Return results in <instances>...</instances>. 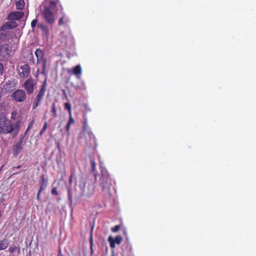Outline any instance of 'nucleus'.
<instances>
[{
	"label": "nucleus",
	"mask_w": 256,
	"mask_h": 256,
	"mask_svg": "<svg viewBox=\"0 0 256 256\" xmlns=\"http://www.w3.org/2000/svg\"><path fill=\"white\" fill-rule=\"evenodd\" d=\"M64 108L68 110L69 114L70 115L72 114L71 111V106L69 103L66 102L64 104Z\"/></svg>",
	"instance_id": "5701e85b"
},
{
	"label": "nucleus",
	"mask_w": 256,
	"mask_h": 256,
	"mask_svg": "<svg viewBox=\"0 0 256 256\" xmlns=\"http://www.w3.org/2000/svg\"><path fill=\"white\" fill-rule=\"evenodd\" d=\"M48 184V180L45 178L44 176H42L40 182V191H42L47 186Z\"/></svg>",
	"instance_id": "dca6fc26"
},
{
	"label": "nucleus",
	"mask_w": 256,
	"mask_h": 256,
	"mask_svg": "<svg viewBox=\"0 0 256 256\" xmlns=\"http://www.w3.org/2000/svg\"><path fill=\"white\" fill-rule=\"evenodd\" d=\"M60 255H63L62 253V251H61V249L60 248H59V249H58V256H60Z\"/></svg>",
	"instance_id": "c9c22d12"
},
{
	"label": "nucleus",
	"mask_w": 256,
	"mask_h": 256,
	"mask_svg": "<svg viewBox=\"0 0 256 256\" xmlns=\"http://www.w3.org/2000/svg\"><path fill=\"white\" fill-rule=\"evenodd\" d=\"M24 16V13L22 12H10L8 16L9 20H19Z\"/></svg>",
	"instance_id": "9d476101"
},
{
	"label": "nucleus",
	"mask_w": 256,
	"mask_h": 256,
	"mask_svg": "<svg viewBox=\"0 0 256 256\" xmlns=\"http://www.w3.org/2000/svg\"><path fill=\"white\" fill-rule=\"evenodd\" d=\"M11 52L8 44L0 45V60L6 59Z\"/></svg>",
	"instance_id": "423d86ee"
},
{
	"label": "nucleus",
	"mask_w": 256,
	"mask_h": 256,
	"mask_svg": "<svg viewBox=\"0 0 256 256\" xmlns=\"http://www.w3.org/2000/svg\"><path fill=\"white\" fill-rule=\"evenodd\" d=\"M64 256V255H60V256Z\"/></svg>",
	"instance_id": "ea45409f"
},
{
	"label": "nucleus",
	"mask_w": 256,
	"mask_h": 256,
	"mask_svg": "<svg viewBox=\"0 0 256 256\" xmlns=\"http://www.w3.org/2000/svg\"><path fill=\"white\" fill-rule=\"evenodd\" d=\"M3 66L2 64L0 62V76L2 75L3 72Z\"/></svg>",
	"instance_id": "7c9ffc66"
},
{
	"label": "nucleus",
	"mask_w": 256,
	"mask_h": 256,
	"mask_svg": "<svg viewBox=\"0 0 256 256\" xmlns=\"http://www.w3.org/2000/svg\"><path fill=\"white\" fill-rule=\"evenodd\" d=\"M68 123L70 125H71L72 124H74V120L72 118V114L70 115V120Z\"/></svg>",
	"instance_id": "393cba45"
},
{
	"label": "nucleus",
	"mask_w": 256,
	"mask_h": 256,
	"mask_svg": "<svg viewBox=\"0 0 256 256\" xmlns=\"http://www.w3.org/2000/svg\"><path fill=\"white\" fill-rule=\"evenodd\" d=\"M16 248L10 247L8 248V250L10 253H13L15 250Z\"/></svg>",
	"instance_id": "c756f323"
},
{
	"label": "nucleus",
	"mask_w": 256,
	"mask_h": 256,
	"mask_svg": "<svg viewBox=\"0 0 256 256\" xmlns=\"http://www.w3.org/2000/svg\"><path fill=\"white\" fill-rule=\"evenodd\" d=\"M52 111L53 112L54 116L56 118L57 116V112L55 103H53L52 104Z\"/></svg>",
	"instance_id": "412c9836"
},
{
	"label": "nucleus",
	"mask_w": 256,
	"mask_h": 256,
	"mask_svg": "<svg viewBox=\"0 0 256 256\" xmlns=\"http://www.w3.org/2000/svg\"><path fill=\"white\" fill-rule=\"evenodd\" d=\"M11 98L16 102H24L26 98V92L23 90H17L14 92L10 96Z\"/></svg>",
	"instance_id": "20e7f679"
},
{
	"label": "nucleus",
	"mask_w": 256,
	"mask_h": 256,
	"mask_svg": "<svg viewBox=\"0 0 256 256\" xmlns=\"http://www.w3.org/2000/svg\"><path fill=\"white\" fill-rule=\"evenodd\" d=\"M42 74L43 75H46L45 70H42Z\"/></svg>",
	"instance_id": "e433bc0d"
},
{
	"label": "nucleus",
	"mask_w": 256,
	"mask_h": 256,
	"mask_svg": "<svg viewBox=\"0 0 256 256\" xmlns=\"http://www.w3.org/2000/svg\"><path fill=\"white\" fill-rule=\"evenodd\" d=\"M32 124H33V122H32L28 126V128H27V130H26V131L28 130L32 126Z\"/></svg>",
	"instance_id": "f704fd0d"
},
{
	"label": "nucleus",
	"mask_w": 256,
	"mask_h": 256,
	"mask_svg": "<svg viewBox=\"0 0 256 256\" xmlns=\"http://www.w3.org/2000/svg\"><path fill=\"white\" fill-rule=\"evenodd\" d=\"M14 20H10L9 22H6L1 27V30H6L15 28L17 26V24Z\"/></svg>",
	"instance_id": "9b49d317"
},
{
	"label": "nucleus",
	"mask_w": 256,
	"mask_h": 256,
	"mask_svg": "<svg viewBox=\"0 0 256 256\" xmlns=\"http://www.w3.org/2000/svg\"><path fill=\"white\" fill-rule=\"evenodd\" d=\"M36 84L33 79L28 78L23 84V88L26 90L28 94H30L34 92V87Z\"/></svg>",
	"instance_id": "39448f33"
},
{
	"label": "nucleus",
	"mask_w": 256,
	"mask_h": 256,
	"mask_svg": "<svg viewBox=\"0 0 256 256\" xmlns=\"http://www.w3.org/2000/svg\"><path fill=\"white\" fill-rule=\"evenodd\" d=\"M25 6V2L24 0H19L16 3V6L18 10H22Z\"/></svg>",
	"instance_id": "a211bd4d"
},
{
	"label": "nucleus",
	"mask_w": 256,
	"mask_h": 256,
	"mask_svg": "<svg viewBox=\"0 0 256 256\" xmlns=\"http://www.w3.org/2000/svg\"><path fill=\"white\" fill-rule=\"evenodd\" d=\"M42 191H40V190H39L38 192V194H37V196H36V198L38 200H40V194L41 193Z\"/></svg>",
	"instance_id": "473e14b6"
},
{
	"label": "nucleus",
	"mask_w": 256,
	"mask_h": 256,
	"mask_svg": "<svg viewBox=\"0 0 256 256\" xmlns=\"http://www.w3.org/2000/svg\"><path fill=\"white\" fill-rule=\"evenodd\" d=\"M19 128V122L12 123L6 119L5 115L0 112V133L8 134L12 132H17Z\"/></svg>",
	"instance_id": "f257e3e1"
},
{
	"label": "nucleus",
	"mask_w": 256,
	"mask_h": 256,
	"mask_svg": "<svg viewBox=\"0 0 256 256\" xmlns=\"http://www.w3.org/2000/svg\"><path fill=\"white\" fill-rule=\"evenodd\" d=\"M20 68L22 70L20 76L23 78H27L30 72V68L27 64H24L20 66Z\"/></svg>",
	"instance_id": "f8f14e48"
},
{
	"label": "nucleus",
	"mask_w": 256,
	"mask_h": 256,
	"mask_svg": "<svg viewBox=\"0 0 256 256\" xmlns=\"http://www.w3.org/2000/svg\"><path fill=\"white\" fill-rule=\"evenodd\" d=\"M100 186L102 190L108 193L111 186V179L110 178H100Z\"/></svg>",
	"instance_id": "0eeeda50"
},
{
	"label": "nucleus",
	"mask_w": 256,
	"mask_h": 256,
	"mask_svg": "<svg viewBox=\"0 0 256 256\" xmlns=\"http://www.w3.org/2000/svg\"><path fill=\"white\" fill-rule=\"evenodd\" d=\"M91 167H92V171L93 173H94L96 171V164L94 160H90Z\"/></svg>",
	"instance_id": "b1692460"
},
{
	"label": "nucleus",
	"mask_w": 256,
	"mask_h": 256,
	"mask_svg": "<svg viewBox=\"0 0 256 256\" xmlns=\"http://www.w3.org/2000/svg\"><path fill=\"white\" fill-rule=\"evenodd\" d=\"M82 69L80 64L77 65L73 68V73L78 78H80V75L82 74Z\"/></svg>",
	"instance_id": "2eb2a0df"
},
{
	"label": "nucleus",
	"mask_w": 256,
	"mask_h": 256,
	"mask_svg": "<svg viewBox=\"0 0 256 256\" xmlns=\"http://www.w3.org/2000/svg\"><path fill=\"white\" fill-rule=\"evenodd\" d=\"M120 226L118 225H116L112 228V230L113 232H117L120 230Z\"/></svg>",
	"instance_id": "a878e982"
},
{
	"label": "nucleus",
	"mask_w": 256,
	"mask_h": 256,
	"mask_svg": "<svg viewBox=\"0 0 256 256\" xmlns=\"http://www.w3.org/2000/svg\"><path fill=\"white\" fill-rule=\"evenodd\" d=\"M42 99L36 97L34 102L32 104V108L35 109L40 103Z\"/></svg>",
	"instance_id": "aec40b11"
},
{
	"label": "nucleus",
	"mask_w": 256,
	"mask_h": 256,
	"mask_svg": "<svg viewBox=\"0 0 256 256\" xmlns=\"http://www.w3.org/2000/svg\"><path fill=\"white\" fill-rule=\"evenodd\" d=\"M102 173V177L101 178H110L109 174L108 173V172L107 170L104 168L102 169L101 170Z\"/></svg>",
	"instance_id": "6ab92c4d"
},
{
	"label": "nucleus",
	"mask_w": 256,
	"mask_h": 256,
	"mask_svg": "<svg viewBox=\"0 0 256 256\" xmlns=\"http://www.w3.org/2000/svg\"><path fill=\"white\" fill-rule=\"evenodd\" d=\"M46 81L45 80L44 82L42 85V86L38 94H36V98H40L42 100L44 96V94H45V92H46Z\"/></svg>",
	"instance_id": "4468645a"
},
{
	"label": "nucleus",
	"mask_w": 256,
	"mask_h": 256,
	"mask_svg": "<svg viewBox=\"0 0 256 256\" xmlns=\"http://www.w3.org/2000/svg\"><path fill=\"white\" fill-rule=\"evenodd\" d=\"M56 6V4L53 0H46L44 2L42 14L46 22L50 24H52L55 21L54 11Z\"/></svg>",
	"instance_id": "f03ea898"
},
{
	"label": "nucleus",
	"mask_w": 256,
	"mask_h": 256,
	"mask_svg": "<svg viewBox=\"0 0 256 256\" xmlns=\"http://www.w3.org/2000/svg\"><path fill=\"white\" fill-rule=\"evenodd\" d=\"M8 246V242L6 239L0 241V250H5Z\"/></svg>",
	"instance_id": "f3484780"
},
{
	"label": "nucleus",
	"mask_w": 256,
	"mask_h": 256,
	"mask_svg": "<svg viewBox=\"0 0 256 256\" xmlns=\"http://www.w3.org/2000/svg\"><path fill=\"white\" fill-rule=\"evenodd\" d=\"M35 55L37 58V62L38 64L41 63L44 60V54L42 50L40 48H38L36 50L35 52Z\"/></svg>",
	"instance_id": "ddd939ff"
},
{
	"label": "nucleus",
	"mask_w": 256,
	"mask_h": 256,
	"mask_svg": "<svg viewBox=\"0 0 256 256\" xmlns=\"http://www.w3.org/2000/svg\"><path fill=\"white\" fill-rule=\"evenodd\" d=\"M6 32L4 34V35H6Z\"/></svg>",
	"instance_id": "58836bf2"
},
{
	"label": "nucleus",
	"mask_w": 256,
	"mask_h": 256,
	"mask_svg": "<svg viewBox=\"0 0 256 256\" xmlns=\"http://www.w3.org/2000/svg\"><path fill=\"white\" fill-rule=\"evenodd\" d=\"M78 188H79V192L81 196L88 197L94 192L93 186L90 184L86 186L85 180L82 178H81L79 181Z\"/></svg>",
	"instance_id": "7ed1b4c3"
},
{
	"label": "nucleus",
	"mask_w": 256,
	"mask_h": 256,
	"mask_svg": "<svg viewBox=\"0 0 256 256\" xmlns=\"http://www.w3.org/2000/svg\"><path fill=\"white\" fill-rule=\"evenodd\" d=\"M68 195H69V197L70 198L71 196H70V193L68 194Z\"/></svg>",
	"instance_id": "4c0bfd02"
},
{
	"label": "nucleus",
	"mask_w": 256,
	"mask_h": 256,
	"mask_svg": "<svg viewBox=\"0 0 256 256\" xmlns=\"http://www.w3.org/2000/svg\"><path fill=\"white\" fill-rule=\"evenodd\" d=\"M42 63V70H46V60L41 62Z\"/></svg>",
	"instance_id": "c85d7f7f"
},
{
	"label": "nucleus",
	"mask_w": 256,
	"mask_h": 256,
	"mask_svg": "<svg viewBox=\"0 0 256 256\" xmlns=\"http://www.w3.org/2000/svg\"><path fill=\"white\" fill-rule=\"evenodd\" d=\"M22 140H20L14 146L12 154L14 156H16L22 152Z\"/></svg>",
	"instance_id": "1a4fd4ad"
},
{
	"label": "nucleus",
	"mask_w": 256,
	"mask_h": 256,
	"mask_svg": "<svg viewBox=\"0 0 256 256\" xmlns=\"http://www.w3.org/2000/svg\"><path fill=\"white\" fill-rule=\"evenodd\" d=\"M47 126H48L47 122H45L44 124V127H43L42 129V130L40 132V134H43V132L46 130L47 128Z\"/></svg>",
	"instance_id": "bb28decb"
},
{
	"label": "nucleus",
	"mask_w": 256,
	"mask_h": 256,
	"mask_svg": "<svg viewBox=\"0 0 256 256\" xmlns=\"http://www.w3.org/2000/svg\"><path fill=\"white\" fill-rule=\"evenodd\" d=\"M66 19V14L62 12V16L58 20V24L59 25H62L64 24V20Z\"/></svg>",
	"instance_id": "4be33fe9"
},
{
	"label": "nucleus",
	"mask_w": 256,
	"mask_h": 256,
	"mask_svg": "<svg viewBox=\"0 0 256 256\" xmlns=\"http://www.w3.org/2000/svg\"><path fill=\"white\" fill-rule=\"evenodd\" d=\"M122 240V238L120 236H116L114 238L112 236H109L108 238V241L110 244V246L112 248H114L116 246V244H120Z\"/></svg>",
	"instance_id": "6e6552de"
},
{
	"label": "nucleus",
	"mask_w": 256,
	"mask_h": 256,
	"mask_svg": "<svg viewBox=\"0 0 256 256\" xmlns=\"http://www.w3.org/2000/svg\"><path fill=\"white\" fill-rule=\"evenodd\" d=\"M52 194L54 195H57L58 192L56 188L52 189Z\"/></svg>",
	"instance_id": "2f4dec72"
},
{
	"label": "nucleus",
	"mask_w": 256,
	"mask_h": 256,
	"mask_svg": "<svg viewBox=\"0 0 256 256\" xmlns=\"http://www.w3.org/2000/svg\"><path fill=\"white\" fill-rule=\"evenodd\" d=\"M36 24H37V20L36 19L32 20L31 22V26L32 28H34L36 26Z\"/></svg>",
	"instance_id": "cd10ccee"
},
{
	"label": "nucleus",
	"mask_w": 256,
	"mask_h": 256,
	"mask_svg": "<svg viewBox=\"0 0 256 256\" xmlns=\"http://www.w3.org/2000/svg\"><path fill=\"white\" fill-rule=\"evenodd\" d=\"M70 124L68 123H67V124L66 126V130L67 132H68L70 128Z\"/></svg>",
	"instance_id": "72a5a7b5"
}]
</instances>
